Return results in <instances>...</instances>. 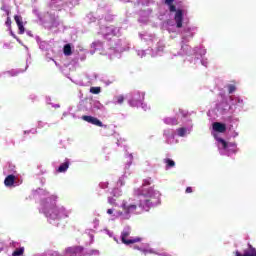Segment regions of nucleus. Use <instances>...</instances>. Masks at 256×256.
<instances>
[{"label":"nucleus","mask_w":256,"mask_h":256,"mask_svg":"<svg viewBox=\"0 0 256 256\" xmlns=\"http://www.w3.org/2000/svg\"><path fill=\"white\" fill-rule=\"evenodd\" d=\"M236 256H256V248L253 245L248 244V249L245 250L244 254L239 251L236 252Z\"/></svg>","instance_id":"6e6552de"},{"label":"nucleus","mask_w":256,"mask_h":256,"mask_svg":"<svg viewBox=\"0 0 256 256\" xmlns=\"http://www.w3.org/2000/svg\"><path fill=\"white\" fill-rule=\"evenodd\" d=\"M145 99V93L143 92H136L133 94L132 99L129 101L131 107H137L139 103H142Z\"/></svg>","instance_id":"20e7f679"},{"label":"nucleus","mask_w":256,"mask_h":256,"mask_svg":"<svg viewBox=\"0 0 256 256\" xmlns=\"http://www.w3.org/2000/svg\"><path fill=\"white\" fill-rule=\"evenodd\" d=\"M90 93L93 95H99V93H101V87H91Z\"/></svg>","instance_id":"6ab92c4d"},{"label":"nucleus","mask_w":256,"mask_h":256,"mask_svg":"<svg viewBox=\"0 0 256 256\" xmlns=\"http://www.w3.org/2000/svg\"><path fill=\"white\" fill-rule=\"evenodd\" d=\"M6 27H8V29H11V17H7L6 22H5Z\"/></svg>","instance_id":"5701e85b"},{"label":"nucleus","mask_w":256,"mask_h":256,"mask_svg":"<svg viewBox=\"0 0 256 256\" xmlns=\"http://www.w3.org/2000/svg\"><path fill=\"white\" fill-rule=\"evenodd\" d=\"M4 185L6 187H13V185H15V175H8L4 180Z\"/></svg>","instance_id":"9b49d317"},{"label":"nucleus","mask_w":256,"mask_h":256,"mask_svg":"<svg viewBox=\"0 0 256 256\" xmlns=\"http://www.w3.org/2000/svg\"><path fill=\"white\" fill-rule=\"evenodd\" d=\"M136 195H139L140 200L138 207L140 211L138 213H143V211H149L153 206V197H155V191L152 188L147 190L138 189L136 190Z\"/></svg>","instance_id":"f257e3e1"},{"label":"nucleus","mask_w":256,"mask_h":256,"mask_svg":"<svg viewBox=\"0 0 256 256\" xmlns=\"http://www.w3.org/2000/svg\"><path fill=\"white\" fill-rule=\"evenodd\" d=\"M14 19L19 29V35H23V33H25V26H23V18L19 15H15Z\"/></svg>","instance_id":"1a4fd4ad"},{"label":"nucleus","mask_w":256,"mask_h":256,"mask_svg":"<svg viewBox=\"0 0 256 256\" xmlns=\"http://www.w3.org/2000/svg\"><path fill=\"white\" fill-rule=\"evenodd\" d=\"M69 160H66L64 163H62L58 169H57V172L58 173H65L67 171V169H69Z\"/></svg>","instance_id":"f8f14e48"},{"label":"nucleus","mask_w":256,"mask_h":256,"mask_svg":"<svg viewBox=\"0 0 256 256\" xmlns=\"http://www.w3.org/2000/svg\"><path fill=\"white\" fill-rule=\"evenodd\" d=\"M185 192L186 193H193V188L192 187H187Z\"/></svg>","instance_id":"a878e982"},{"label":"nucleus","mask_w":256,"mask_h":256,"mask_svg":"<svg viewBox=\"0 0 256 256\" xmlns=\"http://www.w3.org/2000/svg\"><path fill=\"white\" fill-rule=\"evenodd\" d=\"M129 235H130L129 231L122 232L121 240H122V243H124V245H133V243H139V241H141V238L127 239Z\"/></svg>","instance_id":"39448f33"},{"label":"nucleus","mask_w":256,"mask_h":256,"mask_svg":"<svg viewBox=\"0 0 256 256\" xmlns=\"http://www.w3.org/2000/svg\"><path fill=\"white\" fill-rule=\"evenodd\" d=\"M84 250L85 248H83V246H71L66 248V253L67 255L77 256V255H81Z\"/></svg>","instance_id":"0eeeda50"},{"label":"nucleus","mask_w":256,"mask_h":256,"mask_svg":"<svg viewBox=\"0 0 256 256\" xmlns=\"http://www.w3.org/2000/svg\"><path fill=\"white\" fill-rule=\"evenodd\" d=\"M63 53L66 57L73 55V51L71 50V44H66L63 48Z\"/></svg>","instance_id":"2eb2a0df"},{"label":"nucleus","mask_w":256,"mask_h":256,"mask_svg":"<svg viewBox=\"0 0 256 256\" xmlns=\"http://www.w3.org/2000/svg\"><path fill=\"white\" fill-rule=\"evenodd\" d=\"M236 89L237 88L235 87V85H233V84L228 85V93L229 94L235 93Z\"/></svg>","instance_id":"4be33fe9"},{"label":"nucleus","mask_w":256,"mask_h":256,"mask_svg":"<svg viewBox=\"0 0 256 256\" xmlns=\"http://www.w3.org/2000/svg\"><path fill=\"white\" fill-rule=\"evenodd\" d=\"M174 1L175 0H165V4L169 7L170 5H173Z\"/></svg>","instance_id":"b1692460"},{"label":"nucleus","mask_w":256,"mask_h":256,"mask_svg":"<svg viewBox=\"0 0 256 256\" xmlns=\"http://www.w3.org/2000/svg\"><path fill=\"white\" fill-rule=\"evenodd\" d=\"M7 15H9V12H7Z\"/></svg>","instance_id":"cd10ccee"},{"label":"nucleus","mask_w":256,"mask_h":256,"mask_svg":"<svg viewBox=\"0 0 256 256\" xmlns=\"http://www.w3.org/2000/svg\"><path fill=\"white\" fill-rule=\"evenodd\" d=\"M186 133H187V128H185V127L177 129V134L179 137H185Z\"/></svg>","instance_id":"a211bd4d"},{"label":"nucleus","mask_w":256,"mask_h":256,"mask_svg":"<svg viewBox=\"0 0 256 256\" xmlns=\"http://www.w3.org/2000/svg\"><path fill=\"white\" fill-rule=\"evenodd\" d=\"M213 130L217 131V133H225L227 131V125L220 122H214L213 123Z\"/></svg>","instance_id":"9d476101"},{"label":"nucleus","mask_w":256,"mask_h":256,"mask_svg":"<svg viewBox=\"0 0 256 256\" xmlns=\"http://www.w3.org/2000/svg\"><path fill=\"white\" fill-rule=\"evenodd\" d=\"M118 105H123V102L125 101V97L123 95L117 96L116 97Z\"/></svg>","instance_id":"412c9836"},{"label":"nucleus","mask_w":256,"mask_h":256,"mask_svg":"<svg viewBox=\"0 0 256 256\" xmlns=\"http://www.w3.org/2000/svg\"><path fill=\"white\" fill-rule=\"evenodd\" d=\"M107 213H108V215H113V210L112 209H108Z\"/></svg>","instance_id":"bb28decb"},{"label":"nucleus","mask_w":256,"mask_h":256,"mask_svg":"<svg viewBox=\"0 0 256 256\" xmlns=\"http://www.w3.org/2000/svg\"><path fill=\"white\" fill-rule=\"evenodd\" d=\"M169 7V11L171 13H175V17H174V21L176 22V27L178 29H181V27H183V10H177V8L175 7V5L170 4Z\"/></svg>","instance_id":"7ed1b4c3"},{"label":"nucleus","mask_w":256,"mask_h":256,"mask_svg":"<svg viewBox=\"0 0 256 256\" xmlns=\"http://www.w3.org/2000/svg\"><path fill=\"white\" fill-rule=\"evenodd\" d=\"M122 209L124 211L123 212H118V215L120 217H122V219H130L131 215L130 213H137V205L135 204H131L129 206H127V203H123L122 204Z\"/></svg>","instance_id":"f03ea898"},{"label":"nucleus","mask_w":256,"mask_h":256,"mask_svg":"<svg viewBox=\"0 0 256 256\" xmlns=\"http://www.w3.org/2000/svg\"><path fill=\"white\" fill-rule=\"evenodd\" d=\"M23 253H25V248H24V247H20V248H17V249L12 253V256H23Z\"/></svg>","instance_id":"f3484780"},{"label":"nucleus","mask_w":256,"mask_h":256,"mask_svg":"<svg viewBox=\"0 0 256 256\" xmlns=\"http://www.w3.org/2000/svg\"><path fill=\"white\" fill-rule=\"evenodd\" d=\"M145 185H151V182L149 180H144V183L142 184V189L145 187Z\"/></svg>","instance_id":"393cba45"},{"label":"nucleus","mask_w":256,"mask_h":256,"mask_svg":"<svg viewBox=\"0 0 256 256\" xmlns=\"http://www.w3.org/2000/svg\"><path fill=\"white\" fill-rule=\"evenodd\" d=\"M164 163H166V167H174L175 166V161H173L172 159H165Z\"/></svg>","instance_id":"aec40b11"},{"label":"nucleus","mask_w":256,"mask_h":256,"mask_svg":"<svg viewBox=\"0 0 256 256\" xmlns=\"http://www.w3.org/2000/svg\"><path fill=\"white\" fill-rule=\"evenodd\" d=\"M166 125H179V121L175 117H168L164 120Z\"/></svg>","instance_id":"4468645a"},{"label":"nucleus","mask_w":256,"mask_h":256,"mask_svg":"<svg viewBox=\"0 0 256 256\" xmlns=\"http://www.w3.org/2000/svg\"><path fill=\"white\" fill-rule=\"evenodd\" d=\"M217 141H218V143L222 144V149H227L228 147H235V144H233V143L229 144L223 138H218Z\"/></svg>","instance_id":"ddd939ff"},{"label":"nucleus","mask_w":256,"mask_h":256,"mask_svg":"<svg viewBox=\"0 0 256 256\" xmlns=\"http://www.w3.org/2000/svg\"><path fill=\"white\" fill-rule=\"evenodd\" d=\"M82 119H83V121H86V123H91V125H96V127H107V126L103 125V122H101V120H99L93 116L84 115V116H82Z\"/></svg>","instance_id":"423d86ee"},{"label":"nucleus","mask_w":256,"mask_h":256,"mask_svg":"<svg viewBox=\"0 0 256 256\" xmlns=\"http://www.w3.org/2000/svg\"><path fill=\"white\" fill-rule=\"evenodd\" d=\"M50 217H52V219H57L59 217V209L58 208H52L50 210Z\"/></svg>","instance_id":"dca6fc26"}]
</instances>
